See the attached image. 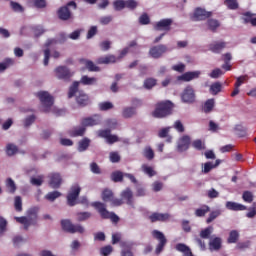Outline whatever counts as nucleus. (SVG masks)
I'll return each instance as SVG.
<instances>
[{"label": "nucleus", "instance_id": "nucleus-1", "mask_svg": "<svg viewBox=\"0 0 256 256\" xmlns=\"http://www.w3.org/2000/svg\"><path fill=\"white\" fill-rule=\"evenodd\" d=\"M39 101L41 102V111L43 113H54L55 115H63V110H59L53 106V96L47 91H40L37 94Z\"/></svg>", "mask_w": 256, "mask_h": 256}, {"label": "nucleus", "instance_id": "nucleus-2", "mask_svg": "<svg viewBox=\"0 0 256 256\" xmlns=\"http://www.w3.org/2000/svg\"><path fill=\"white\" fill-rule=\"evenodd\" d=\"M37 213H39V208L33 207L28 209L27 216L15 217L14 219L17 221V223L23 225L25 231H27L31 225H36Z\"/></svg>", "mask_w": 256, "mask_h": 256}, {"label": "nucleus", "instance_id": "nucleus-3", "mask_svg": "<svg viewBox=\"0 0 256 256\" xmlns=\"http://www.w3.org/2000/svg\"><path fill=\"white\" fill-rule=\"evenodd\" d=\"M173 113V103L171 101L159 102L156 104L155 110L152 112V116L155 119H163Z\"/></svg>", "mask_w": 256, "mask_h": 256}, {"label": "nucleus", "instance_id": "nucleus-4", "mask_svg": "<svg viewBox=\"0 0 256 256\" xmlns=\"http://www.w3.org/2000/svg\"><path fill=\"white\" fill-rule=\"evenodd\" d=\"M78 89L79 82H74L69 89V99L76 96V101L78 105H82L83 107H85V105H89V96H87V94H85L83 91H79Z\"/></svg>", "mask_w": 256, "mask_h": 256}, {"label": "nucleus", "instance_id": "nucleus-5", "mask_svg": "<svg viewBox=\"0 0 256 256\" xmlns=\"http://www.w3.org/2000/svg\"><path fill=\"white\" fill-rule=\"evenodd\" d=\"M92 207H95V209H97V211L101 215L102 219H111V221H113V223L119 222V216H117L113 212L107 211V206L104 203L94 202V203H92Z\"/></svg>", "mask_w": 256, "mask_h": 256}, {"label": "nucleus", "instance_id": "nucleus-6", "mask_svg": "<svg viewBox=\"0 0 256 256\" xmlns=\"http://www.w3.org/2000/svg\"><path fill=\"white\" fill-rule=\"evenodd\" d=\"M69 7H72V9H77V3H75V1H70L65 6L58 9L57 15L61 21H69V19H73V13H71Z\"/></svg>", "mask_w": 256, "mask_h": 256}, {"label": "nucleus", "instance_id": "nucleus-7", "mask_svg": "<svg viewBox=\"0 0 256 256\" xmlns=\"http://www.w3.org/2000/svg\"><path fill=\"white\" fill-rule=\"evenodd\" d=\"M61 227L67 233H85V228L81 224H73L71 220H62Z\"/></svg>", "mask_w": 256, "mask_h": 256}, {"label": "nucleus", "instance_id": "nucleus-8", "mask_svg": "<svg viewBox=\"0 0 256 256\" xmlns=\"http://www.w3.org/2000/svg\"><path fill=\"white\" fill-rule=\"evenodd\" d=\"M152 237L159 241L156 247V255H159V253H161V251H163V249L165 248V245H167V238H165V234H163V232L158 230L152 231Z\"/></svg>", "mask_w": 256, "mask_h": 256}, {"label": "nucleus", "instance_id": "nucleus-9", "mask_svg": "<svg viewBox=\"0 0 256 256\" xmlns=\"http://www.w3.org/2000/svg\"><path fill=\"white\" fill-rule=\"evenodd\" d=\"M80 193H81V187H79V185L76 184L71 187L67 196L68 205L70 207H74V205H77V198L79 197Z\"/></svg>", "mask_w": 256, "mask_h": 256}, {"label": "nucleus", "instance_id": "nucleus-10", "mask_svg": "<svg viewBox=\"0 0 256 256\" xmlns=\"http://www.w3.org/2000/svg\"><path fill=\"white\" fill-rule=\"evenodd\" d=\"M55 76L57 79H62L63 81H67L68 79H71L73 77V73H71V70L65 66H58L54 70Z\"/></svg>", "mask_w": 256, "mask_h": 256}, {"label": "nucleus", "instance_id": "nucleus-11", "mask_svg": "<svg viewBox=\"0 0 256 256\" xmlns=\"http://www.w3.org/2000/svg\"><path fill=\"white\" fill-rule=\"evenodd\" d=\"M183 103H195V90L191 86H187L181 94Z\"/></svg>", "mask_w": 256, "mask_h": 256}, {"label": "nucleus", "instance_id": "nucleus-12", "mask_svg": "<svg viewBox=\"0 0 256 256\" xmlns=\"http://www.w3.org/2000/svg\"><path fill=\"white\" fill-rule=\"evenodd\" d=\"M98 136L106 139V143H109V145H113V143H117V141H119V137H117V135H112L111 130L109 129L99 130Z\"/></svg>", "mask_w": 256, "mask_h": 256}, {"label": "nucleus", "instance_id": "nucleus-13", "mask_svg": "<svg viewBox=\"0 0 256 256\" xmlns=\"http://www.w3.org/2000/svg\"><path fill=\"white\" fill-rule=\"evenodd\" d=\"M167 51V46L161 44L150 48L149 55H151L153 59H159V57H161L164 53H167Z\"/></svg>", "mask_w": 256, "mask_h": 256}, {"label": "nucleus", "instance_id": "nucleus-14", "mask_svg": "<svg viewBox=\"0 0 256 256\" xmlns=\"http://www.w3.org/2000/svg\"><path fill=\"white\" fill-rule=\"evenodd\" d=\"M211 12H207L203 8H196L194 11V21H204V19H209Z\"/></svg>", "mask_w": 256, "mask_h": 256}, {"label": "nucleus", "instance_id": "nucleus-15", "mask_svg": "<svg viewBox=\"0 0 256 256\" xmlns=\"http://www.w3.org/2000/svg\"><path fill=\"white\" fill-rule=\"evenodd\" d=\"M99 123H101V116L99 115H94L92 117L89 118H84L82 120V125L83 127H93L95 125H99Z\"/></svg>", "mask_w": 256, "mask_h": 256}, {"label": "nucleus", "instance_id": "nucleus-16", "mask_svg": "<svg viewBox=\"0 0 256 256\" xmlns=\"http://www.w3.org/2000/svg\"><path fill=\"white\" fill-rule=\"evenodd\" d=\"M199 75H201V71L186 72L178 76V81H193V79H199Z\"/></svg>", "mask_w": 256, "mask_h": 256}, {"label": "nucleus", "instance_id": "nucleus-17", "mask_svg": "<svg viewBox=\"0 0 256 256\" xmlns=\"http://www.w3.org/2000/svg\"><path fill=\"white\" fill-rule=\"evenodd\" d=\"M171 23H173V20L171 19H163L156 23L155 29L156 31H169L171 28Z\"/></svg>", "mask_w": 256, "mask_h": 256}, {"label": "nucleus", "instance_id": "nucleus-18", "mask_svg": "<svg viewBox=\"0 0 256 256\" xmlns=\"http://www.w3.org/2000/svg\"><path fill=\"white\" fill-rule=\"evenodd\" d=\"M134 242H121L120 246L123 248L121 255L122 256H133V252L131 251L134 247Z\"/></svg>", "mask_w": 256, "mask_h": 256}, {"label": "nucleus", "instance_id": "nucleus-19", "mask_svg": "<svg viewBox=\"0 0 256 256\" xmlns=\"http://www.w3.org/2000/svg\"><path fill=\"white\" fill-rule=\"evenodd\" d=\"M191 145V138L188 135L181 137L178 141V151H187Z\"/></svg>", "mask_w": 256, "mask_h": 256}, {"label": "nucleus", "instance_id": "nucleus-20", "mask_svg": "<svg viewBox=\"0 0 256 256\" xmlns=\"http://www.w3.org/2000/svg\"><path fill=\"white\" fill-rule=\"evenodd\" d=\"M169 214L167 213H153L149 216L151 223H156V221H168Z\"/></svg>", "mask_w": 256, "mask_h": 256}, {"label": "nucleus", "instance_id": "nucleus-21", "mask_svg": "<svg viewBox=\"0 0 256 256\" xmlns=\"http://www.w3.org/2000/svg\"><path fill=\"white\" fill-rule=\"evenodd\" d=\"M50 186L53 189H59L61 187V175L51 174L50 175Z\"/></svg>", "mask_w": 256, "mask_h": 256}, {"label": "nucleus", "instance_id": "nucleus-22", "mask_svg": "<svg viewBox=\"0 0 256 256\" xmlns=\"http://www.w3.org/2000/svg\"><path fill=\"white\" fill-rule=\"evenodd\" d=\"M121 197L126 201L127 205L133 207V192L131 191V189L127 188L126 190H124L121 193Z\"/></svg>", "mask_w": 256, "mask_h": 256}, {"label": "nucleus", "instance_id": "nucleus-23", "mask_svg": "<svg viewBox=\"0 0 256 256\" xmlns=\"http://www.w3.org/2000/svg\"><path fill=\"white\" fill-rule=\"evenodd\" d=\"M221 243L220 237L211 238L209 242L210 251H219V249H221Z\"/></svg>", "mask_w": 256, "mask_h": 256}, {"label": "nucleus", "instance_id": "nucleus-24", "mask_svg": "<svg viewBox=\"0 0 256 256\" xmlns=\"http://www.w3.org/2000/svg\"><path fill=\"white\" fill-rule=\"evenodd\" d=\"M226 207L230 211H245L247 209V206L236 203V202H226Z\"/></svg>", "mask_w": 256, "mask_h": 256}, {"label": "nucleus", "instance_id": "nucleus-25", "mask_svg": "<svg viewBox=\"0 0 256 256\" xmlns=\"http://www.w3.org/2000/svg\"><path fill=\"white\" fill-rule=\"evenodd\" d=\"M117 58L114 55H108L104 57H100L97 60L99 65H109V63H116Z\"/></svg>", "mask_w": 256, "mask_h": 256}, {"label": "nucleus", "instance_id": "nucleus-26", "mask_svg": "<svg viewBox=\"0 0 256 256\" xmlns=\"http://www.w3.org/2000/svg\"><path fill=\"white\" fill-rule=\"evenodd\" d=\"M225 47H227V43L225 42H214L210 45V51L213 53H221Z\"/></svg>", "mask_w": 256, "mask_h": 256}, {"label": "nucleus", "instance_id": "nucleus-27", "mask_svg": "<svg viewBox=\"0 0 256 256\" xmlns=\"http://www.w3.org/2000/svg\"><path fill=\"white\" fill-rule=\"evenodd\" d=\"M82 135H85V128L83 124L81 126L75 127L70 131L71 137H82Z\"/></svg>", "mask_w": 256, "mask_h": 256}, {"label": "nucleus", "instance_id": "nucleus-28", "mask_svg": "<svg viewBox=\"0 0 256 256\" xmlns=\"http://www.w3.org/2000/svg\"><path fill=\"white\" fill-rule=\"evenodd\" d=\"M136 114L137 111H135L134 107H126L122 111V117H124V119H131V117H134Z\"/></svg>", "mask_w": 256, "mask_h": 256}, {"label": "nucleus", "instance_id": "nucleus-29", "mask_svg": "<svg viewBox=\"0 0 256 256\" xmlns=\"http://www.w3.org/2000/svg\"><path fill=\"white\" fill-rule=\"evenodd\" d=\"M133 47H137V41L135 40L131 41L127 47L121 50L119 59H123V57H125V55H127V53L133 49Z\"/></svg>", "mask_w": 256, "mask_h": 256}, {"label": "nucleus", "instance_id": "nucleus-30", "mask_svg": "<svg viewBox=\"0 0 256 256\" xmlns=\"http://www.w3.org/2000/svg\"><path fill=\"white\" fill-rule=\"evenodd\" d=\"M90 143H91V140H89V138L82 139L78 144V151L80 153H83V151H87Z\"/></svg>", "mask_w": 256, "mask_h": 256}, {"label": "nucleus", "instance_id": "nucleus-31", "mask_svg": "<svg viewBox=\"0 0 256 256\" xmlns=\"http://www.w3.org/2000/svg\"><path fill=\"white\" fill-rule=\"evenodd\" d=\"M215 107V99H208L203 106L204 113H211Z\"/></svg>", "mask_w": 256, "mask_h": 256}, {"label": "nucleus", "instance_id": "nucleus-32", "mask_svg": "<svg viewBox=\"0 0 256 256\" xmlns=\"http://www.w3.org/2000/svg\"><path fill=\"white\" fill-rule=\"evenodd\" d=\"M80 83H82V85H97V78L82 76Z\"/></svg>", "mask_w": 256, "mask_h": 256}, {"label": "nucleus", "instance_id": "nucleus-33", "mask_svg": "<svg viewBox=\"0 0 256 256\" xmlns=\"http://www.w3.org/2000/svg\"><path fill=\"white\" fill-rule=\"evenodd\" d=\"M15 60L8 58L5 59L3 62L0 63V73H3V71H5V69H9V67H11V65H14Z\"/></svg>", "mask_w": 256, "mask_h": 256}, {"label": "nucleus", "instance_id": "nucleus-34", "mask_svg": "<svg viewBox=\"0 0 256 256\" xmlns=\"http://www.w3.org/2000/svg\"><path fill=\"white\" fill-rule=\"evenodd\" d=\"M84 65L91 72H99L101 69L93 63L91 60H84Z\"/></svg>", "mask_w": 256, "mask_h": 256}, {"label": "nucleus", "instance_id": "nucleus-35", "mask_svg": "<svg viewBox=\"0 0 256 256\" xmlns=\"http://www.w3.org/2000/svg\"><path fill=\"white\" fill-rule=\"evenodd\" d=\"M141 171H143V173H145V175H148V177H153L155 176V170H153V167L147 165V164H143L141 166Z\"/></svg>", "mask_w": 256, "mask_h": 256}, {"label": "nucleus", "instance_id": "nucleus-36", "mask_svg": "<svg viewBox=\"0 0 256 256\" xmlns=\"http://www.w3.org/2000/svg\"><path fill=\"white\" fill-rule=\"evenodd\" d=\"M221 163V160H216L215 164L213 162H207L204 164L203 173H209L211 169H215V167H218V165Z\"/></svg>", "mask_w": 256, "mask_h": 256}, {"label": "nucleus", "instance_id": "nucleus-37", "mask_svg": "<svg viewBox=\"0 0 256 256\" xmlns=\"http://www.w3.org/2000/svg\"><path fill=\"white\" fill-rule=\"evenodd\" d=\"M213 231H214L213 226H209V227H207V228L201 230V232H200V237H201L202 239H209V237L211 236V234L213 233Z\"/></svg>", "mask_w": 256, "mask_h": 256}, {"label": "nucleus", "instance_id": "nucleus-38", "mask_svg": "<svg viewBox=\"0 0 256 256\" xmlns=\"http://www.w3.org/2000/svg\"><path fill=\"white\" fill-rule=\"evenodd\" d=\"M125 8L130 9V11H134V9H137L139 7V2L136 0H124Z\"/></svg>", "mask_w": 256, "mask_h": 256}, {"label": "nucleus", "instance_id": "nucleus-39", "mask_svg": "<svg viewBox=\"0 0 256 256\" xmlns=\"http://www.w3.org/2000/svg\"><path fill=\"white\" fill-rule=\"evenodd\" d=\"M175 249H176V251H179L180 253H184V256L188 255V253H191V249L188 248V246L183 243L177 244Z\"/></svg>", "mask_w": 256, "mask_h": 256}, {"label": "nucleus", "instance_id": "nucleus-40", "mask_svg": "<svg viewBox=\"0 0 256 256\" xmlns=\"http://www.w3.org/2000/svg\"><path fill=\"white\" fill-rule=\"evenodd\" d=\"M244 23H251V25L256 26V18H253L251 12L244 13Z\"/></svg>", "mask_w": 256, "mask_h": 256}, {"label": "nucleus", "instance_id": "nucleus-41", "mask_svg": "<svg viewBox=\"0 0 256 256\" xmlns=\"http://www.w3.org/2000/svg\"><path fill=\"white\" fill-rule=\"evenodd\" d=\"M6 187L9 193H15V191H17V186L15 185V181H13V179L11 178H8L6 180Z\"/></svg>", "mask_w": 256, "mask_h": 256}, {"label": "nucleus", "instance_id": "nucleus-42", "mask_svg": "<svg viewBox=\"0 0 256 256\" xmlns=\"http://www.w3.org/2000/svg\"><path fill=\"white\" fill-rule=\"evenodd\" d=\"M221 83L215 82L210 86V93L211 95H217L218 93H221Z\"/></svg>", "mask_w": 256, "mask_h": 256}, {"label": "nucleus", "instance_id": "nucleus-43", "mask_svg": "<svg viewBox=\"0 0 256 256\" xmlns=\"http://www.w3.org/2000/svg\"><path fill=\"white\" fill-rule=\"evenodd\" d=\"M59 197H61V192L53 191L46 194L45 199H47V201H55V199H59Z\"/></svg>", "mask_w": 256, "mask_h": 256}, {"label": "nucleus", "instance_id": "nucleus-44", "mask_svg": "<svg viewBox=\"0 0 256 256\" xmlns=\"http://www.w3.org/2000/svg\"><path fill=\"white\" fill-rule=\"evenodd\" d=\"M14 207H15V210L18 212L23 211V200H21L20 196H16L14 198Z\"/></svg>", "mask_w": 256, "mask_h": 256}, {"label": "nucleus", "instance_id": "nucleus-45", "mask_svg": "<svg viewBox=\"0 0 256 256\" xmlns=\"http://www.w3.org/2000/svg\"><path fill=\"white\" fill-rule=\"evenodd\" d=\"M144 157H146V159L149 161H152V159L155 158V152L153 151L152 147H146L144 149Z\"/></svg>", "mask_w": 256, "mask_h": 256}, {"label": "nucleus", "instance_id": "nucleus-46", "mask_svg": "<svg viewBox=\"0 0 256 256\" xmlns=\"http://www.w3.org/2000/svg\"><path fill=\"white\" fill-rule=\"evenodd\" d=\"M102 199L105 202L112 201L113 200V191H111L109 189H105L102 192Z\"/></svg>", "mask_w": 256, "mask_h": 256}, {"label": "nucleus", "instance_id": "nucleus-47", "mask_svg": "<svg viewBox=\"0 0 256 256\" xmlns=\"http://www.w3.org/2000/svg\"><path fill=\"white\" fill-rule=\"evenodd\" d=\"M113 7L115 11H123L125 8V0H115L113 2Z\"/></svg>", "mask_w": 256, "mask_h": 256}, {"label": "nucleus", "instance_id": "nucleus-48", "mask_svg": "<svg viewBox=\"0 0 256 256\" xmlns=\"http://www.w3.org/2000/svg\"><path fill=\"white\" fill-rule=\"evenodd\" d=\"M224 5H226L228 9H239V3L237 2V0H225Z\"/></svg>", "mask_w": 256, "mask_h": 256}, {"label": "nucleus", "instance_id": "nucleus-49", "mask_svg": "<svg viewBox=\"0 0 256 256\" xmlns=\"http://www.w3.org/2000/svg\"><path fill=\"white\" fill-rule=\"evenodd\" d=\"M123 177H125V174L119 171H116L111 175V179L112 181H114V183H119V181H123Z\"/></svg>", "mask_w": 256, "mask_h": 256}, {"label": "nucleus", "instance_id": "nucleus-50", "mask_svg": "<svg viewBox=\"0 0 256 256\" xmlns=\"http://www.w3.org/2000/svg\"><path fill=\"white\" fill-rule=\"evenodd\" d=\"M157 85V80L154 78H148L144 81V87L146 89H153Z\"/></svg>", "mask_w": 256, "mask_h": 256}, {"label": "nucleus", "instance_id": "nucleus-51", "mask_svg": "<svg viewBox=\"0 0 256 256\" xmlns=\"http://www.w3.org/2000/svg\"><path fill=\"white\" fill-rule=\"evenodd\" d=\"M209 211H210L209 206H203L202 208L197 209L195 211V215L196 217H205V214L209 213Z\"/></svg>", "mask_w": 256, "mask_h": 256}, {"label": "nucleus", "instance_id": "nucleus-52", "mask_svg": "<svg viewBox=\"0 0 256 256\" xmlns=\"http://www.w3.org/2000/svg\"><path fill=\"white\" fill-rule=\"evenodd\" d=\"M238 239H239V232H237L236 230H233L229 234L228 243H237Z\"/></svg>", "mask_w": 256, "mask_h": 256}, {"label": "nucleus", "instance_id": "nucleus-53", "mask_svg": "<svg viewBox=\"0 0 256 256\" xmlns=\"http://www.w3.org/2000/svg\"><path fill=\"white\" fill-rule=\"evenodd\" d=\"M221 215V210L212 211L206 220V223H213Z\"/></svg>", "mask_w": 256, "mask_h": 256}, {"label": "nucleus", "instance_id": "nucleus-54", "mask_svg": "<svg viewBox=\"0 0 256 256\" xmlns=\"http://www.w3.org/2000/svg\"><path fill=\"white\" fill-rule=\"evenodd\" d=\"M207 25L210 31H215L219 27V21L216 19H209L207 21Z\"/></svg>", "mask_w": 256, "mask_h": 256}, {"label": "nucleus", "instance_id": "nucleus-55", "mask_svg": "<svg viewBox=\"0 0 256 256\" xmlns=\"http://www.w3.org/2000/svg\"><path fill=\"white\" fill-rule=\"evenodd\" d=\"M30 183L36 187H41L43 185V176L32 177Z\"/></svg>", "mask_w": 256, "mask_h": 256}, {"label": "nucleus", "instance_id": "nucleus-56", "mask_svg": "<svg viewBox=\"0 0 256 256\" xmlns=\"http://www.w3.org/2000/svg\"><path fill=\"white\" fill-rule=\"evenodd\" d=\"M17 151H18V148L14 144H8L6 146V153L10 157L15 155V153H17Z\"/></svg>", "mask_w": 256, "mask_h": 256}, {"label": "nucleus", "instance_id": "nucleus-57", "mask_svg": "<svg viewBox=\"0 0 256 256\" xmlns=\"http://www.w3.org/2000/svg\"><path fill=\"white\" fill-rule=\"evenodd\" d=\"M87 219H91V213L90 212H79L77 214V220L78 221H87Z\"/></svg>", "mask_w": 256, "mask_h": 256}, {"label": "nucleus", "instance_id": "nucleus-58", "mask_svg": "<svg viewBox=\"0 0 256 256\" xmlns=\"http://www.w3.org/2000/svg\"><path fill=\"white\" fill-rule=\"evenodd\" d=\"M224 74L225 73L223 72V70L216 68V69L212 70L209 77H211L212 79H219V77H221V75H224Z\"/></svg>", "mask_w": 256, "mask_h": 256}, {"label": "nucleus", "instance_id": "nucleus-59", "mask_svg": "<svg viewBox=\"0 0 256 256\" xmlns=\"http://www.w3.org/2000/svg\"><path fill=\"white\" fill-rule=\"evenodd\" d=\"M242 198L246 203H253V193L250 191H245L242 195Z\"/></svg>", "mask_w": 256, "mask_h": 256}, {"label": "nucleus", "instance_id": "nucleus-60", "mask_svg": "<svg viewBox=\"0 0 256 256\" xmlns=\"http://www.w3.org/2000/svg\"><path fill=\"white\" fill-rule=\"evenodd\" d=\"M192 147H194V149H197L198 151H202V149H205V143H203V141L201 140H195L192 143Z\"/></svg>", "mask_w": 256, "mask_h": 256}, {"label": "nucleus", "instance_id": "nucleus-61", "mask_svg": "<svg viewBox=\"0 0 256 256\" xmlns=\"http://www.w3.org/2000/svg\"><path fill=\"white\" fill-rule=\"evenodd\" d=\"M10 5H11L13 11H16V13H23V6H21V4L11 1Z\"/></svg>", "mask_w": 256, "mask_h": 256}, {"label": "nucleus", "instance_id": "nucleus-62", "mask_svg": "<svg viewBox=\"0 0 256 256\" xmlns=\"http://www.w3.org/2000/svg\"><path fill=\"white\" fill-rule=\"evenodd\" d=\"M101 111H109V109H113V103L111 102H102L99 104Z\"/></svg>", "mask_w": 256, "mask_h": 256}, {"label": "nucleus", "instance_id": "nucleus-63", "mask_svg": "<svg viewBox=\"0 0 256 256\" xmlns=\"http://www.w3.org/2000/svg\"><path fill=\"white\" fill-rule=\"evenodd\" d=\"M249 79V77L247 75H244V76H239L238 78H236V83L234 85V87H238L242 84V83H245L247 82Z\"/></svg>", "mask_w": 256, "mask_h": 256}, {"label": "nucleus", "instance_id": "nucleus-64", "mask_svg": "<svg viewBox=\"0 0 256 256\" xmlns=\"http://www.w3.org/2000/svg\"><path fill=\"white\" fill-rule=\"evenodd\" d=\"M161 189H163V183L156 181L152 184V191H154L155 193L161 191Z\"/></svg>", "mask_w": 256, "mask_h": 256}]
</instances>
